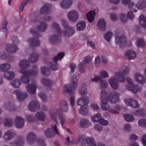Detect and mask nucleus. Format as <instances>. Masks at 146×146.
I'll list each match as a JSON object with an SVG mask.
<instances>
[{
	"label": "nucleus",
	"mask_w": 146,
	"mask_h": 146,
	"mask_svg": "<svg viewBox=\"0 0 146 146\" xmlns=\"http://www.w3.org/2000/svg\"><path fill=\"white\" fill-rule=\"evenodd\" d=\"M68 110L67 102L65 101H61L59 104V108L56 109V113H54L52 110H50V116L52 120L58 123L57 119L58 117L60 119V123L63 125L64 122V118L63 116L59 115L62 112H67Z\"/></svg>",
	"instance_id": "obj_1"
},
{
	"label": "nucleus",
	"mask_w": 146,
	"mask_h": 146,
	"mask_svg": "<svg viewBox=\"0 0 146 146\" xmlns=\"http://www.w3.org/2000/svg\"><path fill=\"white\" fill-rule=\"evenodd\" d=\"M61 22L64 29L63 31L64 36L69 37L73 35L75 33L74 27L70 25L67 21L64 19H61Z\"/></svg>",
	"instance_id": "obj_2"
},
{
	"label": "nucleus",
	"mask_w": 146,
	"mask_h": 146,
	"mask_svg": "<svg viewBox=\"0 0 146 146\" xmlns=\"http://www.w3.org/2000/svg\"><path fill=\"white\" fill-rule=\"evenodd\" d=\"M71 82L72 85L67 84L64 87V92L70 94L72 93L73 90H75L77 87L78 80L76 75H74L72 76L71 78Z\"/></svg>",
	"instance_id": "obj_3"
},
{
	"label": "nucleus",
	"mask_w": 146,
	"mask_h": 146,
	"mask_svg": "<svg viewBox=\"0 0 146 146\" xmlns=\"http://www.w3.org/2000/svg\"><path fill=\"white\" fill-rule=\"evenodd\" d=\"M138 6L133 2H129L128 7L130 9L132 12H135L139 9H143L146 7V0H139Z\"/></svg>",
	"instance_id": "obj_4"
},
{
	"label": "nucleus",
	"mask_w": 146,
	"mask_h": 146,
	"mask_svg": "<svg viewBox=\"0 0 146 146\" xmlns=\"http://www.w3.org/2000/svg\"><path fill=\"white\" fill-rule=\"evenodd\" d=\"M64 54L63 52H60L57 56L53 58V60L54 61V62H48V65L51 69L53 70H56L58 69L57 63L56 62L58 60L62 59L63 57Z\"/></svg>",
	"instance_id": "obj_5"
},
{
	"label": "nucleus",
	"mask_w": 146,
	"mask_h": 146,
	"mask_svg": "<svg viewBox=\"0 0 146 146\" xmlns=\"http://www.w3.org/2000/svg\"><path fill=\"white\" fill-rule=\"evenodd\" d=\"M52 128H48L45 130L44 133L45 136L47 138H51L53 137L56 133H58V129L56 124H52L51 125Z\"/></svg>",
	"instance_id": "obj_6"
},
{
	"label": "nucleus",
	"mask_w": 146,
	"mask_h": 146,
	"mask_svg": "<svg viewBox=\"0 0 146 146\" xmlns=\"http://www.w3.org/2000/svg\"><path fill=\"white\" fill-rule=\"evenodd\" d=\"M119 93L116 91L112 92L110 93L108 96V100L112 104H115L119 101Z\"/></svg>",
	"instance_id": "obj_7"
},
{
	"label": "nucleus",
	"mask_w": 146,
	"mask_h": 146,
	"mask_svg": "<svg viewBox=\"0 0 146 146\" xmlns=\"http://www.w3.org/2000/svg\"><path fill=\"white\" fill-rule=\"evenodd\" d=\"M79 14L76 11L73 10L68 12L67 17L69 21L75 22L77 21L79 18Z\"/></svg>",
	"instance_id": "obj_8"
},
{
	"label": "nucleus",
	"mask_w": 146,
	"mask_h": 146,
	"mask_svg": "<svg viewBox=\"0 0 146 146\" xmlns=\"http://www.w3.org/2000/svg\"><path fill=\"white\" fill-rule=\"evenodd\" d=\"M27 142L29 144H33L36 141V136L35 133L31 132L27 133L26 136Z\"/></svg>",
	"instance_id": "obj_9"
},
{
	"label": "nucleus",
	"mask_w": 146,
	"mask_h": 146,
	"mask_svg": "<svg viewBox=\"0 0 146 146\" xmlns=\"http://www.w3.org/2000/svg\"><path fill=\"white\" fill-rule=\"evenodd\" d=\"M127 40L126 36L123 34L117 36L116 37V43L120 47H121Z\"/></svg>",
	"instance_id": "obj_10"
},
{
	"label": "nucleus",
	"mask_w": 146,
	"mask_h": 146,
	"mask_svg": "<svg viewBox=\"0 0 146 146\" xmlns=\"http://www.w3.org/2000/svg\"><path fill=\"white\" fill-rule=\"evenodd\" d=\"M13 93L17 96V99L19 101H23L27 97L28 95L25 92H23L19 90L14 91Z\"/></svg>",
	"instance_id": "obj_11"
},
{
	"label": "nucleus",
	"mask_w": 146,
	"mask_h": 146,
	"mask_svg": "<svg viewBox=\"0 0 146 146\" xmlns=\"http://www.w3.org/2000/svg\"><path fill=\"white\" fill-rule=\"evenodd\" d=\"M124 102L127 106H130L132 108H137L139 107L137 102L132 98H127L124 100Z\"/></svg>",
	"instance_id": "obj_12"
},
{
	"label": "nucleus",
	"mask_w": 146,
	"mask_h": 146,
	"mask_svg": "<svg viewBox=\"0 0 146 146\" xmlns=\"http://www.w3.org/2000/svg\"><path fill=\"white\" fill-rule=\"evenodd\" d=\"M15 135V133L13 130L7 131L4 134L3 138L6 141H8L11 139Z\"/></svg>",
	"instance_id": "obj_13"
},
{
	"label": "nucleus",
	"mask_w": 146,
	"mask_h": 146,
	"mask_svg": "<svg viewBox=\"0 0 146 146\" xmlns=\"http://www.w3.org/2000/svg\"><path fill=\"white\" fill-rule=\"evenodd\" d=\"M24 119L19 116H17L15 120V123L16 127L19 128L23 127L24 125Z\"/></svg>",
	"instance_id": "obj_14"
},
{
	"label": "nucleus",
	"mask_w": 146,
	"mask_h": 146,
	"mask_svg": "<svg viewBox=\"0 0 146 146\" xmlns=\"http://www.w3.org/2000/svg\"><path fill=\"white\" fill-rule=\"evenodd\" d=\"M19 71L21 74H24L29 76H36L38 73V70L37 68H36L35 70H19Z\"/></svg>",
	"instance_id": "obj_15"
},
{
	"label": "nucleus",
	"mask_w": 146,
	"mask_h": 146,
	"mask_svg": "<svg viewBox=\"0 0 146 146\" xmlns=\"http://www.w3.org/2000/svg\"><path fill=\"white\" fill-rule=\"evenodd\" d=\"M40 104L36 100L32 101L29 103V108L30 110L34 111L38 110L39 108Z\"/></svg>",
	"instance_id": "obj_16"
},
{
	"label": "nucleus",
	"mask_w": 146,
	"mask_h": 146,
	"mask_svg": "<svg viewBox=\"0 0 146 146\" xmlns=\"http://www.w3.org/2000/svg\"><path fill=\"white\" fill-rule=\"evenodd\" d=\"M106 23L104 19H100L97 24L98 29L100 31H105L106 30Z\"/></svg>",
	"instance_id": "obj_17"
},
{
	"label": "nucleus",
	"mask_w": 146,
	"mask_h": 146,
	"mask_svg": "<svg viewBox=\"0 0 146 146\" xmlns=\"http://www.w3.org/2000/svg\"><path fill=\"white\" fill-rule=\"evenodd\" d=\"M112 77H114L115 80L121 82L123 83L125 81V76L121 72H116L115 76Z\"/></svg>",
	"instance_id": "obj_18"
},
{
	"label": "nucleus",
	"mask_w": 146,
	"mask_h": 146,
	"mask_svg": "<svg viewBox=\"0 0 146 146\" xmlns=\"http://www.w3.org/2000/svg\"><path fill=\"white\" fill-rule=\"evenodd\" d=\"M125 57L128 59H133L136 56V54L135 52L132 50H127L125 52Z\"/></svg>",
	"instance_id": "obj_19"
},
{
	"label": "nucleus",
	"mask_w": 146,
	"mask_h": 146,
	"mask_svg": "<svg viewBox=\"0 0 146 146\" xmlns=\"http://www.w3.org/2000/svg\"><path fill=\"white\" fill-rule=\"evenodd\" d=\"M60 34H57V35H54L51 36L49 38L50 42L53 44H56L61 41L59 36Z\"/></svg>",
	"instance_id": "obj_20"
},
{
	"label": "nucleus",
	"mask_w": 146,
	"mask_h": 146,
	"mask_svg": "<svg viewBox=\"0 0 146 146\" xmlns=\"http://www.w3.org/2000/svg\"><path fill=\"white\" fill-rule=\"evenodd\" d=\"M135 78L137 82L139 83L143 84L145 82V78H144L143 74L140 73H137L135 74Z\"/></svg>",
	"instance_id": "obj_21"
},
{
	"label": "nucleus",
	"mask_w": 146,
	"mask_h": 146,
	"mask_svg": "<svg viewBox=\"0 0 146 146\" xmlns=\"http://www.w3.org/2000/svg\"><path fill=\"white\" fill-rule=\"evenodd\" d=\"M72 3V0H63L60 3L61 7L63 9L69 7Z\"/></svg>",
	"instance_id": "obj_22"
},
{
	"label": "nucleus",
	"mask_w": 146,
	"mask_h": 146,
	"mask_svg": "<svg viewBox=\"0 0 146 146\" xmlns=\"http://www.w3.org/2000/svg\"><path fill=\"white\" fill-rule=\"evenodd\" d=\"M100 106L102 110L104 111H108L111 107L108 104V100L100 102Z\"/></svg>",
	"instance_id": "obj_23"
},
{
	"label": "nucleus",
	"mask_w": 146,
	"mask_h": 146,
	"mask_svg": "<svg viewBox=\"0 0 146 146\" xmlns=\"http://www.w3.org/2000/svg\"><path fill=\"white\" fill-rule=\"evenodd\" d=\"M114 77H111L109 80V82L111 87L114 90L118 88L119 86L118 82L117 81L114 79Z\"/></svg>",
	"instance_id": "obj_24"
},
{
	"label": "nucleus",
	"mask_w": 146,
	"mask_h": 146,
	"mask_svg": "<svg viewBox=\"0 0 146 146\" xmlns=\"http://www.w3.org/2000/svg\"><path fill=\"white\" fill-rule=\"evenodd\" d=\"M27 41L31 45L34 47L39 46L40 44V42L37 38H30Z\"/></svg>",
	"instance_id": "obj_25"
},
{
	"label": "nucleus",
	"mask_w": 146,
	"mask_h": 146,
	"mask_svg": "<svg viewBox=\"0 0 146 146\" xmlns=\"http://www.w3.org/2000/svg\"><path fill=\"white\" fill-rule=\"evenodd\" d=\"M127 89L135 94L140 91V87L137 85H132L127 87Z\"/></svg>",
	"instance_id": "obj_26"
},
{
	"label": "nucleus",
	"mask_w": 146,
	"mask_h": 146,
	"mask_svg": "<svg viewBox=\"0 0 146 146\" xmlns=\"http://www.w3.org/2000/svg\"><path fill=\"white\" fill-rule=\"evenodd\" d=\"M30 63L27 60H24L19 62V67L22 69H26L29 68Z\"/></svg>",
	"instance_id": "obj_27"
},
{
	"label": "nucleus",
	"mask_w": 146,
	"mask_h": 146,
	"mask_svg": "<svg viewBox=\"0 0 146 146\" xmlns=\"http://www.w3.org/2000/svg\"><path fill=\"white\" fill-rule=\"evenodd\" d=\"M36 88V85L34 84H30L26 86L27 91L31 94L35 93Z\"/></svg>",
	"instance_id": "obj_28"
},
{
	"label": "nucleus",
	"mask_w": 146,
	"mask_h": 146,
	"mask_svg": "<svg viewBox=\"0 0 146 146\" xmlns=\"http://www.w3.org/2000/svg\"><path fill=\"white\" fill-rule=\"evenodd\" d=\"M52 29L54 32H56L59 34H60L61 33V29L59 25L56 23H52Z\"/></svg>",
	"instance_id": "obj_29"
},
{
	"label": "nucleus",
	"mask_w": 146,
	"mask_h": 146,
	"mask_svg": "<svg viewBox=\"0 0 146 146\" xmlns=\"http://www.w3.org/2000/svg\"><path fill=\"white\" fill-rule=\"evenodd\" d=\"M17 50V48L16 46L11 44L7 45L6 47V50L10 53H15Z\"/></svg>",
	"instance_id": "obj_30"
},
{
	"label": "nucleus",
	"mask_w": 146,
	"mask_h": 146,
	"mask_svg": "<svg viewBox=\"0 0 146 146\" xmlns=\"http://www.w3.org/2000/svg\"><path fill=\"white\" fill-rule=\"evenodd\" d=\"M47 28V25L44 22L40 21L39 24L37 26V29L38 31L42 32L45 31Z\"/></svg>",
	"instance_id": "obj_31"
},
{
	"label": "nucleus",
	"mask_w": 146,
	"mask_h": 146,
	"mask_svg": "<svg viewBox=\"0 0 146 146\" xmlns=\"http://www.w3.org/2000/svg\"><path fill=\"white\" fill-rule=\"evenodd\" d=\"M38 58V55L37 53L34 52L31 54L29 57V60L31 62L34 63L36 62Z\"/></svg>",
	"instance_id": "obj_32"
},
{
	"label": "nucleus",
	"mask_w": 146,
	"mask_h": 146,
	"mask_svg": "<svg viewBox=\"0 0 146 146\" xmlns=\"http://www.w3.org/2000/svg\"><path fill=\"white\" fill-rule=\"evenodd\" d=\"M133 113L134 115L137 117H144L145 115L146 112L144 109H141L136 110Z\"/></svg>",
	"instance_id": "obj_33"
},
{
	"label": "nucleus",
	"mask_w": 146,
	"mask_h": 146,
	"mask_svg": "<svg viewBox=\"0 0 146 146\" xmlns=\"http://www.w3.org/2000/svg\"><path fill=\"white\" fill-rule=\"evenodd\" d=\"M87 86L85 83L82 84L79 90L80 94L81 95H84L87 94Z\"/></svg>",
	"instance_id": "obj_34"
},
{
	"label": "nucleus",
	"mask_w": 146,
	"mask_h": 146,
	"mask_svg": "<svg viewBox=\"0 0 146 146\" xmlns=\"http://www.w3.org/2000/svg\"><path fill=\"white\" fill-rule=\"evenodd\" d=\"M108 92L105 90L101 91L100 94V102L108 100Z\"/></svg>",
	"instance_id": "obj_35"
},
{
	"label": "nucleus",
	"mask_w": 146,
	"mask_h": 146,
	"mask_svg": "<svg viewBox=\"0 0 146 146\" xmlns=\"http://www.w3.org/2000/svg\"><path fill=\"white\" fill-rule=\"evenodd\" d=\"M86 141L88 146H96V143L92 137H87L86 139Z\"/></svg>",
	"instance_id": "obj_36"
},
{
	"label": "nucleus",
	"mask_w": 146,
	"mask_h": 146,
	"mask_svg": "<svg viewBox=\"0 0 146 146\" xmlns=\"http://www.w3.org/2000/svg\"><path fill=\"white\" fill-rule=\"evenodd\" d=\"M96 13L94 11H91L87 13L86 14L87 17L88 21L90 22H92L94 19V15Z\"/></svg>",
	"instance_id": "obj_37"
},
{
	"label": "nucleus",
	"mask_w": 146,
	"mask_h": 146,
	"mask_svg": "<svg viewBox=\"0 0 146 146\" xmlns=\"http://www.w3.org/2000/svg\"><path fill=\"white\" fill-rule=\"evenodd\" d=\"M90 125L88 121L86 119H82L80 121V125L83 128H87Z\"/></svg>",
	"instance_id": "obj_38"
},
{
	"label": "nucleus",
	"mask_w": 146,
	"mask_h": 146,
	"mask_svg": "<svg viewBox=\"0 0 146 146\" xmlns=\"http://www.w3.org/2000/svg\"><path fill=\"white\" fill-rule=\"evenodd\" d=\"M86 26V23L84 21H80L77 24V28L78 31H81L84 29Z\"/></svg>",
	"instance_id": "obj_39"
},
{
	"label": "nucleus",
	"mask_w": 146,
	"mask_h": 146,
	"mask_svg": "<svg viewBox=\"0 0 146 146\" xmlns=\"http://www.w3.org/2000/svg\"><path fill=\"white\" fill-rule=\"evenodd\" d=\"M42 84L47 86H50L52 85L54 83L50 80L45 78H43L41 80Z\"/></svg>",
	"instance_id": "obj_40"
},
{
	"label": "nucleus",
	"mask_w": 146,
	"mask_h": 146,
	"mask_svg": "<svg viewBox=\"0 0 146 146\" xmlns=\"http://www.w3.org/2000/svg\"><path fill=\"white\" fill-rule=\"evenodd\" d=\"M41 13L46 15L49 14L50 11L49 9L48 6L47 5H44L41 8L40 11Z\"/></svg>",
	"instance_id": "obj_41"
},
{
	"label": "nucleus",
	"mask_w": 146,
	"mask_h": 146,
	"mask_svg": "<svg viewBox=\"0 0 146 146\" xmlns=\"http://www.w3.org/2000/svg\"><path fill=\"white\" fill-rule=\"evenodd\" d=\"M24 143V139L22 137H19L16 139L14 142V145L17 146H20L22 145Z\"/></svg>",
	"instance_id": "obj_42"
},
{
	"label": "nucleus",
	"mask_w": 146,
	"mask_h": 146,
	"mask_svg": "<svg viewBox=\"0 0 146 146\" xmlns=\"http://www.w3.org/2000/svg\"><path fill=\"white\" fill-rule=\"evenodd\" d=\"M10 65L8 63H3L0 65V70L6 71L9 70Z\"/></svg>",
	"instance_id": "obj_43"
},
{
	"label": "nucleus",
	"mask_w": 146,
	"mask_h": 146,
	"mask_svg": "<svg viewBox=\"0 0 146 146\" xmlns=\"http://www.w3.org/2000/svg\"><path fill=\"white\" fill-rule=\"evenodd\" d=\"M123 117L125 120L128 122H131L134 120V117L132 114L128 113L124 114Z\"/></svg>",
	"instance_id": "obj_44"
},
{
	"label": "nucleus",
	"mask_w": 146,
	"mask_h": 146,
	"mask_svg": "<svg viewBox=\"0 0 146 146\" xmlns=\"http://www.w3.org/2000/svg\"><path fill=\"white\" fill-rule=\"evenodd\" d=\"M36 116L39 120L43 121L45 118V115L44 113L42 112H37L36 113Z\"/></svg>",
	"instance_id": "obj_45"
},
{
	"label": "nucleus",
	"mask_w": 146,
	"mask_h": 146,
	"mask_svg": "<svg viewBox=\"0 0 146 146\" xmlns=\"http://www.w3.org/2000/svg\"><path fill=\"white\" fill-rule=\"evenodd\" d=\"M22 74L23 75L21 77V81L24 84H27L29 83V79L28 76H28L24 74Z\"/></svg>",
	"instance_id": "obj_46"
},
{
	"label": "nucleus",
	"mask_w": 146,
	"mask_h": 146,
	"mask_svg": "<svg viewBox=\"0 0 146 146\" xmlns=\"http://www.w3.org/2000/svg\"><path fill=\"white\" fill-rule=\"evenodd\" d=\"M66 142L65 144L67 145H70L74 144H77L79 142L78 139H76L74 141H70V139L69 137H68L66 139Z\"/></svg>",
	"instance_id": "obj_47"
},
{
	"label": "nucleus",
	"mask_w": 146,
	"mask_h": 146,
	"mask_svg": "<svg viewBox=\"0 0 146 146\" xmlns=\"http://www.w3.org/2000/svg\"><path fill=\"white\" fill-rule=\"evenodd\" d=\"M4 76L6 79L11 80L15 76V74L13 72L9 71L5 72Z\"/></svg>",
	"instance_id": "obj_48"
},
{
	"label": "nucleus",
	"mask_w": 146,
	"mask_h": 146,
	"mask_svg": "<svg viewBox=\"0 0 146 146\" xmlns=\"http://www.w3.org/2000/svg\"><path fill=\"white\" fill-rule=\"evenodd\" d=\"M13 120L11 119H5L3 121V124L4 126L6 127H10L13 125Z\"/></svg>",
	"instance_id": "obj_49"
},
{
	"label": "nucleus",
	"mask_w": 146,
	"mask_h": 146,
	"mask_svg": "<svg viewBox=\"0 0 146 146\" xmlns=\"http://www.w3.org/2000/svg\"><path fill=\"white\" fill-rule=\"evenodd\" d=\"M139 22L142 27L146 28V19L143 15H141L139 17Z\"/></svg>",
	"instance_id": "obj_50"
},
{
	"label": "nucleus",
	"mask_w": 146,
	"mask_h": 146,
	"mask_svg": "<svg viewBox=\"0 0 146 146\" xmlns=\"http://www.w3.org/2000/svg\"><path fill=\"white\" fill-rule=\"evenodd\" d=\"M11 85L13 87L18 88L21 85V82L19 79H17L12 81L11 83Z\"/></svg>",
	"instance_id": "obj_51"
},
{
	"label": "nucleus",
	"mask_w": 146,
	"mask_h": 146,
	"mask_svg": "<svg viewBox=\"0 0 146 146\" xmlns=\"http://www.w3.org/2000/svg\"><path fill=\"white\" fill-rule=\"evenodd\" d=\"M101 114L100 113H98L92 117V119L93 122H95L98 121L99 122L101 117Z\"/></svg>",
	"instance_id": "obj_52"
},
{
	"label": "nucleus",
	"mask_w": 146,
	"mask_h": 146,
	"mask_svg": "<svg viewBox=\"0 0 146 146\" xmlns=\"http://www.w3.org/2000/svg\"><path fill=\"white\" fill-rule=\"evenodd\" d=\"M138 125L143 127H146V119L142 118L139 119L138 122Z\"/></svg>",
	"instance_id": "obj_53"
},
{
	"label": "nucleus",
	"mask_w": 146,
	"mask_h": 146,
	"mask_svg": "<svg viewBox=\"0 0 146 146\" xmlns=\"http://www.w3.org/2000/svg\"><path fill=\"white\" fill-rule=\"evenodd\" d=\"M41 72L44 76H48L50 74L49 69L45 67L42 68Z\"/></svg>",
	"instance_id": "obj_54"
},
{
	"label": "nucleus",
	"mask_w": 146,
	"mask_h": 146,
	"mask_svg": "<svg viewBox=\"0 0 146 146\" xmlns=\"http://www.w3.org/2000/svg\"><path fill=\"white\" fill-rule=\"evenodd\" d=\"M120 19L121 22L123 23H126L128 21L126 15L124 13L120 14Z\"/></svg>",
	"instance_id": "obj_55"
},
{
	"label": "nucleus",
	"mask_w": 146,
	"mask_h": 146,
	"mask_svg": "<svg viewBox=\"0 0 146 146\" xmlns=\"http://www.w3.org/2000/svg\"><path fill=\"white\" fill-rule=\"evenodd\" d=\"M145 44L144 40L141 38H138L137 41L136 45L137 47H143Z\"/></svg>",
	"instance_id": "obj_56"
},
{
	"label": "nucleus",
	"mask_w": 146,
	"mask_h": 146,
	"mask_svg": "<svg viewBox=\"0 0 146 146\" xmlns=\"http://www.w3.org/2000/svg\"><path fill=\"white\" fill-rule=\"evenodd\" d=\"M113 35L112 33L111 32H109L105 34L104 38L108 41H110L111 39L112 36Z\"/></svg>",
	"instance_id": "obj_57"
},
{
	"label": "nucleus",
	"mask_w": 146,
	"mask_h": 146,
	"mask_svg": "<svg viewBox=\"0 0 146 146\" xmlns=\"http://www.w3.org/2000/svg\"><path fill=\"white\" fill-rule=\"evenodd\" d=\"M85 64L84 62H81L79 66V71L81 73H84L85 72Z\"/></svg>",
	"instance_id": "obj_58"
},
{
	"label": "nucleus",
	"mask_w": 146,
	"mask_h": 146,
	"mask_svg": "<svg viewBox=\"0 0 146 146\" xmlns=\"http://www.w3.org/2000/svg\"><path fill=\"white\" fill-rule=\"evenodd\" d=\"M29 0H23V2L21 3L20 6V10L21 11H22L23 10V8L29 2Z\"/></svg>",
	"instance_id": "obj_59"
},
{
	"label": "nucleus",
	"mask_w": 146,
	"mask_h": 146,
	"mask_svg": "<svg viewBox=\"0 0 146 146\" xmlns=\"http://www.w3.org/2000/svg\"><path fill=\"white\" fill-rule=\"evenodd\" d=\"M26 118L27 121L30 122L34 121L36 119L35 117L31 115L27 116Z\"/></svg>",
	"instance_id": "obj_60"
},
{
	"label": "nucleus",
	"mask_w": 146,
	"mask_h": 146,
	"mask_svg": "<svg viewBox=\"0 0 146 146\" xmlns=\"http://www.w3.org/2000/svg\"><path fill=\"white\" fill-rule=\"evenodd\" d=\"M69 67L70 69V72L73 73L76 69V65L75 64L72 63L69 64Z\"/></svg>",
	"instance_id": "obj_61"
},
{
	"label": "nucleus",
	"mask_w": 146,
	"mask_h": 146,
	"mask_svg": "<svg viewBox=\"0 0 146 146\" xmlns=\"http://www.w3.org/2000/svg\"><path fill=\"white\" fill-rule=\"evenodd\" d=\"M100 81L101 82V87L104 88H106L108 85V82L105 80H102L101 79Z\"/></svg>",
	"instance_id": "obj_62"
},
{
	"label": "nucleus",
	"mask_w": 146,
	"mask_h": 146,
	"mask_svg": "<svg viewBox=\"0 0 146 146\" xmlns=\"http://www.w3.org/2000/svg\"><path fill=\"white\" fill-rule=\"evenodd\" d=\"M138 138V137L134 134H132L130 135L129 136V140L131 141H136L137 139Z\"/></svg>",
	"instance_id": "obj_63"
},
{
	"label": "nucleus",
	"mask_w": 146,
	"mask_h": 146,
	"mask_svg": "<svg viewBox=\"0 0 146 146\" xmlns=\"http://www.w3.org/2000/svg\"><path fill=\"white\" fill-rule=\"evenodd\" d=\"M81 97L86 105L89 104L90 102V100L88 96L85 95L82 96Z\"/></svg>",
	"instance_id": "obj_64"
}]
</instances>
